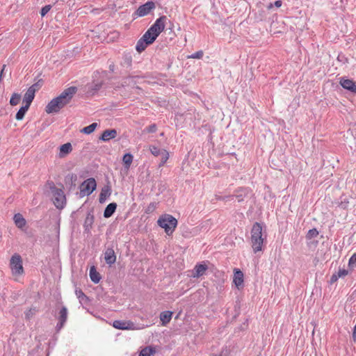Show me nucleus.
<instances>
[{"instance_id": "nucleus-36", "label": "nucleus", "mask_w": 356, "mask_h": 356, "mask_svg": "<svg viewBox=\"0 0 356 356\" xmlns=\"http://www.w3.org/2000/svg\"><path fill=\"white\" fill-rule=\"evenodd\" d=\"M20 99H21V95L18 94V93H14L10 99V104L12 106H16L19 103Z\"/></svg>"}, {"instance_id": "nucleus-32", "label": "nucleus", "mask_w": 356, "mask_h": 356, "mask_svg": "<svg viewBox=\"0 0 356 356\" xmlns=\"http://www.w3.org/2000/svg\"><path fill=\"white\" fill-rule=\"evenodd\" d=\"M97 127V122H93V123L90 124V125L83 128L81 130V132L85 134H92L95 130Z\"/></svg>"}, {"instance_id": "nucleus-49", "label": "nucleus", "mask_w": 356, "mask_h": 356, "mask_svg": "<svg viewBox=\"0 0 356 356\" xmlns=\"http://www.w3.org/2000/svg\"><path fill=\"white\" fill-rule=\"evenodd\" d=\"M282 4V1H280V0H277V1H275V3H274V5L277 7V8H280Z\"/></svg>"}, {"instance_id": "nucleus-41", "label": "nucleus", "mask_w": 356, "mask_h": 356, "mask_svg": "<svg viewBox=\"0 0 356 356\" xmlns=\"http://www.w3.org/2000/svg\"><path fill=\"white\" fill-rule=\"evenodd\" d=\"M157 130V126L156 124H150L145 127V131L147 133H155Z\"/></svg>"}, {"instance_id": "nucleus-22", "label": "nucleus", "mask_w": 356, "mask_h": 356, "mask_svg": "<svg viewBox=\"0 0 356 356\" xmlns=\"http://www.w3.org/2000/svg\"><path fill=\"white\" fill-rule=\"evenodd\" d=\"M111 194V186L108 185L104 186L100 192L99 196V202L100 203H104L106 198L109 197Z\"/></svg>"}, {"instance_id": "nucleus-35", "label": "nucleus", "mask_w": 356, "mask_h": 356, "mask_svg": "<svg viewBox=\"0 0 356 356\" xmlns=\"http://www.w3.org/2000/svg\"><path fill=\"white\" fill-rule=\"evenodd\" d=\"M13 220L16 226L19 229H22V214L19 213H16L14 216Z\"/></svg>"}, {"instance_id": "nucleus-52", "label": "nucleus", "mask_w": 356, "mask_h": 356, "mask_svg": "<svg viewBox=\"0 0 356 356\" xmlns=\"http://www.w3.org/2000/svg\"><path fill=\"white\" fill-rule=\"evenodd\" d=\"M114 69H115V65H114V64H111V65H109V70H110L111 72H113V71H114Z\"/></svg>"}, {"instance_id": "nucleus-48", "label": "nucleus", "mask_w": 356, "mask_h": 356, "mask_svg": "<svg viewBox=\"0 0 356 356\" xmlns=\"http://www.w3.org/2000/svg\"><path fill=\"white\" fill-rule=\"evenodd\" d=\"M16 118L17 120H22V106L19 108L18 110L17 114H16Z\"/></svg>"}, {"instance_id": "nucleus-42", "label": "nucleus", "mask_w": 356, "mask_h": 356, "mask_svg": "<svg viewBox=\"0 0 356 356\" xmlns=\"http://www.w3.org/2000/svg\"><path fill=\"white\" fill-rule=\"evenodd\" d=\"M51 5H46L44 7L42 8L40 10V15L42 17H44L48 12L51 10Z\"/></svg>"}, {"instance_id": "nucleus-30", "label": "nucleus", "mask_w": 356, "mask_h": 356, "mask_svg": "<svg viewBox=\"0 0 356 356\" xmlns=\"http://www.w3.org/2000/svg\"><path fill=\"white\" fill-rule=\"evenodd\" d=\"M77 180V175L76 174L72 173L68 174L65 178V182L66 184H70V186H75L76 181Z\"/></svg>"}, {"instance_id": "nucleus-40", "label": "nucleus", "mask_w": 356, "mask_h": 356, "mask_svg": "<svg viewBox=\"0 0 356 356\" xmlns=\"http://www.w3.org/2000/svg\"><path fill=\"white\" fill-rule=\"evenodd\" d=\"M204 52L202 50L197 51L193 54L188 56V58H197L200 59L203 57Z\"/></svg>"}, {"instance_id": "nucleus-19", "label": "nucleus", "mask_w": 356, "mask_h": 356, "mask_svg": "<svg viewBox=\"0 0 356 356\" xmlns=\"http://www.w3.org/2000/svg\"><path fill=\"white\" fill-rule=\"evenodd\" d=\"M233 282L238 289L243 285V273L240 269H234Z\"/></svg>"}, {"instance_id": "nucleus-2", "label": "nucleus", "mask_w": 356, "mask_h": 356, "mask_svg": "<svg viewBox=\"0 0 356 356\" xmlns=\"http://www.w3.org/2000/svg\"><path fill=\"white\" fill-rule=\"evenodd\" d=\"M51 199L54 206L58 209H62L66 204V197L62 188H57L53 181H48Z\"/></svg>"}, {"instance_id": "nucleus-37", "label": "nucleus", "mask_w": 356, "mask_h": 356, "mask_svg": "<svg viewBox=\"0 0 356 356\" xmlns=\"http://www.w3.org/2000/svg\"><path fill=\"white\" fill-rule=\"evenodd\" d=\"M38 312V309H37V307H31L26 313V320H30L35 315V314Z\"/></svg>"}, {"instance_id": "nucleus-39", "label": "nucleus", "mask_w": 356, "mask_h": 356, "mask_svg": "<svg viewBox=\"0 0 356 356\" xmlns=\"http://www.w3.org/2000/svg\"><path fill=\"white\" fill-rule=\"evenodd\" d=\"M156 202H151L145 209V213L147 214L152 213L156 209Z\"/></svg>"}, {"instance_id": "nucleus-16", "label": "nucleus", "mask_w": 356, "mask_h": 356, "mask_svg": "<svg viewBox=\"0 0 356 356\" xmlns=\"http://www.w3.org/2000/svg\"><path fill=\"white\" fill-rule=\"evenodd\" d=\"M104 259L107 264L111 266L116 261V255L113 248H107L104 252Z\"/></svg>"}, {"instance_id": "nucleus-45", "label": "nucleus", "mask_w": 356, "mask_h": 356, "mask_svg": "<svg viewBox=\"0 0 356 356\" xmlns=\"http://www.w3.org/2000/svg\"><path fill=\"white\" fill-rule=\"evenodd\" d=\"M336 273L337 274V276L339 278V277H345L346 275H347L348 273V271L346 269H339V271Z\"/></svg>"}, {"instance_id": "nucleus-27", "label": "nucleus", "mask_w": 356, "mask_h": 356, "mask_svg": "<svg viewBox=\"0 0 356 356\" xmlns=\"http://www.w3.org/2000/svg\"><path fill=\"white\" fill-rule=\"evenodd\" d=\"M252 247L254 253L262 250L264 238H251Z\"/></svg>"}, {"instance_id": "nucleus-55", "label": "nucleus", "mask_w": 356, "mask_h": 356, "mask_svg": "<svg viewBox=\"0 0 356 356\" xmlns=\"http://www.w3.org/2000/svg\"><path fill=\"white\" fill-rule=\"evenodd\" d=\"M23 222H24V226H25V225H26V220H25V219H24V220H23Z\"/></svg>"}, {"instance_id": "nucleus-21", "label": "nucleus", "mask_w": 356, "mask_h": 356, "mask_svg": "<svg viewBox=\"0 0 356 356\" xmlns=\"http://www.w3.org/2000/svg\"><path fill=\"white\" fill-rule=\"evenodd\" d=\"M104 84V81H95L94 80L92 83L88 85V93L94 95L95 92L99 91Z\"/></svg>"}, {"instance_id": "nucleus-47", "label": "nucleus", "mask_w": 356, "mask_h": 356, "mask_svg": "<svg viewBox=\"0 0 356 356\" xmlns=\"http://www.w3.org/2000/svg\"><path fill=\"white\" fill-rule=\"evenodd\" d=\"M339 279V277L337 276V273H334L329 281L330 284H333L334 282H336Z\"/></svg>"}, {"instance_id": "nucleus-23", "label": "nucleus", "mask_w": 356, "mask_h": 356, "mask_svg": "<svg viewBox=\"0 0 356 356\" xmlns=\"http://www.w3.org/2000/svg\"><path fill=\"white\" fill-rule=\"evenodd\" d=\"M249 193V189L248 188H239L235 191V194L233 195L235 197L238 202L243 201L244 197H245Z\"/></svg>"}, {"instance_id": "nucleus-5", "label": "nucleus", "mask_w": 356, "mask_h": 356, "mask_svg": "<svg viewBox=\"0 0 356 356\" xmlns=\"http://www.w3.org/2000/svg\"><path fill=\"white\" fill-rule=\"evenodd\" d=\"M10 268L13 276H19L22 272V261L21 256L15 253L10 261Z\"/></svg>"}, {"instance_id": "nucleus-7", "label": "nucleus", "mask_w": 356, "mask_h": 356, "mask_svg": "<svg viewBox=\"0 0 356 356\" xmlns=\"http://www.w3.org/2000/svg\"><path fill=\"white\" fill-rule=\"evenodd\" d=\"M167 20L165 15H162L149 28L151 31L154 32L156 36H159L160 33L163 31L165 29V23Z\"/></svg>"}, {"instance_id": "nucleus-31", "label": "nucleus", "mask_w": 356, "mask_h": 356, "mask_svg": "<svg viewBox=\"0 0 356 356\" xmlns=\"http://www.w3.org/2000/svg\"><path fill=\"white\" fill-rule=\"evenodd\" d=\"M133 155L130 153H126L122 158V161L124 165V168L129 169L130 165L133 161Z\"/></svg>"}, {"instance_id": "nucleus-44", "label": "nucleus", "mask_w": 356, "mask_h": 356, "mask_svg": "<svg viewBox=\"0 0 356 356\" xmlns=\"http://www.w3.org/2000/svg\"><path fill=\"white\" fill-rule=\"evenodd\" d=\"M356 264V253L353 254L348 261V266L350 267H353L354 265Z\"/></svg>"}, {"instance_id": "nucleus-46", "label": "nucleus", "mask_w": 356, "mask_h": 356, "mask_svg": "<svg viewBox=\"0 0 356 356\" xmlns=\"http://www.w3.org/2000/svg\"><path fill=\"white\" fill-rule=\"evenodd\" d=\"M24 102H25V104L24 105V115L25 113H26V111H28L29 108L30 107V105L32 103V101L29 102V100L24 99Z\"/></svg>"}, {"instance_id": "nucleus-1", "label": "nucleus", "mask_w": 356, "mask_h": 356, "mask_svg": "<svg viewBox=\"0 0 356 356\" xmlns=\"http://www.w3.org/2000/svg\"><path fill=\"white\" fill-rule=\"evenodd\" d=\"M77 88L71 86L65 89L60 95L52 99L45 107V111L48 113H57L60 109L70 103L74 95L76 92Z\"/></svg>"}, {"instance_id": "nucleus-29", "label": "nucleus", "mask_w": 356, "mask_h": 356, "mask_svg": "<svg viewBox=\"0 0 356 356\" xmlns=\"http://www.w3.org/2000/svg\"><path fill=\"white\" fill-rule=\"evenodd\" d=\"M156 353V348L154 346H148L143 348L140 353L139 356H151Z\"/></svg>"}, {"instance_id": "nucleus-9", "label": "nucleus", "mask_w": 356, "mask_h": 356, "mask_svg": "<svg viewBox=\"0 0 356 356\" xmlns=\"http://www.w3.org/2000/svg\"><path fill=\"white\" fill-rule=\"evenodd\" d=\"M95 221L94 210L90 209L88 211L86 219L83 223L84 233L90 234L92 228V225Z\"/></svg>"}, {"instance_id": "nucleus-26", "label": "nucleus", "mask_w": 356, "mask_h": 356, "mask_svg": "<svg viewBox=\"0 0 356 356\" xmlns=\"http://www.w3.org/2000/svg\"><path fill=\"white\" fill-rule=\"evenodd\" d=\"M173 312L170 311H165L162 312L160 314V320L161 321L162 325H166L168 323H170Z\"/></svg>"}, {"instance_id": "nucleus-53", "label": "nucleus", "mask_w": 356, "mask_h": 356, "mask_svg": "<svg viewBox=\"0 0 356 356\" xmlns=\"http://www.w3.org/2000/svg\"><path fill=\"white\" fill-rule=\"evenodd\" d=\"M273 4L272 3H270L267 6V8H268V9H270V8H273Z\"/></svg>"}, {"instance_id": "nucleus-10", "label": "nucleus", "mask_w": 356, "mask_h": 356, "mask_svg": "<svg viewBox=\"0 0 356 356\" xmlns=\"http://www.w3.org/2000/svg\"><path fill=\"white\" fill-rule=\"evenodd\" d=\"M155 8L154 2L150 1L140 6L136 11V14L139 17H143L150 13V11Z\"/></svg>"}, {"instance_id": "nucleus-12", "label": "nucleus", "mask_w": 356, "mask_h": 356, "mask_svg": "<svg viewBox=\"0 0 356 356\" xmlns=\"http://www.w3.org/2000/svg\"><path fill=\"white\" fill-rule=\"evenodd\" d=\"M150 152L155 156H158L159 155H161V164L163 165L167 160L168 159V152L165 149H161L159 147L154 146V145H150L149 147Z\"/></svg>"}, {"instance_id": "nucleus-8", "label": "nucleus", "mask_w": 356, "mask_h": 356, "mask_svg": "<svg viewBox=\"0 0 356 356\" xmlns=\"http://www.w3.org/2000/svg\"><path fill=\"white\" fill-rule=\"evenodd\" d=\"M113 326L116 329L122 330H135L138 329L135 323L131 321L116 320L113 322Z\"/></svg>"}, {"instance_id": "nucleus-33", "label": "nucleus", "mask_w": 356, "mask_h": 356, "mask_svg": "<svg viewBox=\"0 0 356 356\" xmlns=\"http://www.w3.org/2000/svg\"><path fill=\"white\" fill-rule=\"evenodd\" d=\"M318 234L319 232L317 229L313 228L307 232L305 237L307 240H312V238L317 237Z\"/></svg>"}, {"instance_id": "nucleus-54", "label": "nucleus", "mask_w": 356, "mask_h": 356, "mask_svg": "<svg viewBox=\"0 0 356 356\" xmlns=\"http://www.w3.org/2000/svg\"><path fill=\"white\" fill-rule=\"evenodd\" d=\"M99 73L98 72H96L95 73V76H94V77L97 76V75H99Z\"/></svg>"}, {"instance_id": "nucleus-15", "label": "nucleus", "mask_w": 356, "mask_h": 356, "mask_svg": "<svg viewBox=\"0 0 356 356\" xmlns=\"http://www.w3.org/2000/svg\"><path fill=\"white\" fill-rule=\"evenodd\" d=\"M140 79L138 76H127L122 79V86H131L136 88L138 90H141L138 86H136L138 80Z\"/></svg>"}, {"instance_id": "nucleus-4", "label": "nucleus", "mask_w": 356, "mask_h": 356, "mask_svg": "<svg viewBox=\"0 0 356 356\" xmlns=\"http://www.w3.org/2000/svg\"><path fill=\"white\" fill-rule=\"evenodd\" d=\"M154 32L149 29L144 33V35L138 40L136 49L138 53L143 51L148 45L152 44L157 38Z\"/></svg>"}, {"instance_id": "nucleus-13", "label": "nucleus", "mask_w": 356, "mask_h": 356, "mask_svg": "<svg viewBox=\"0 0 356 356\" xmlns=\"http://www.w3.org/2000/svg\"><path fill=\"white\" fill-rule=\"evenodd\" d=\"M41 86L42 84L40 83V81H38V82L31 86L26 93L24 95V99L29 100V102H33L35 97V92L38 91L41 88Z\"/></svg>"}, {"instance_id": "nucleus-20", "label": "nucleus", "mask_w": 356, "mask_h": 356, "mask_svg": "<svg viewBox=\"0 0 356 356\" xmlns=\"http://www.w3.org/2000/svg\"><path fill=\"white\" fill-rule=\"evenodd\" d=\"M208 266L204 264H197L195 265L193 270V277H200L205 274L206 270H207Z\"/></svg>"}, {"instance_id": "nucleus-25", "label": "nucleus", "mask_w": 356, "mask_h": 356, "mask_svg": "<svg viewBox=\"0 0 356 356\" xmlns=\"http://www.w3.org/2000/svg\"><path fill=\"white\" fill-rule=\"evenodd\" d=\"M59 149V157L63 158L72 151V146L70 143H67L60 145Z\"/></svg>"}, {"instance_id": "nucleus-11", "label": "nucleus", "mask_w": 356, "mask_h": 356, "mask_svg": "<svg viewBox=\"0 0 356 356\" xmlns=\"http://www.w3.org/2000/svg\"><path fill=\"white\" fill-rule=\"evenodd\" d=\"M67 319V309L65 306H63L59 312L58 316V322L57 323V325L56 326V331H60L64 326L65 323H66Z\"/></svg>"}, {"instance_id": "nucleus-14", "label": "nucleus", "mask_w": 356, "mask_h": 356, "mask_svg": "<svg viewBox=\"0 0 356 356\" xmlns=\"http://www.w3.org/2000/svg\"><path fill=\"white\" fill-rule=\"evenodd\" d=\"M339 83L345 90H347L353 94H356V83L352 79L341 77L340 79Z\"/></svg>"}, {"instance_id": "nucleus-28", "label": "nucleus", "mask_w": 356, "mask_h": 356, "mask_svg": "<svg viewBox=\"0 0 356 356\" xmlns=\"http://www.w3.org/2000/svg\"><path fill=\"white\" fill-rule=\"evenodd\" d=\"M90 280L95 283L97 284L101 280L99 273L97 271L95 266H92L90 269Z\"/></svg>"}, {"instance_id": "nucleus-50", "label": "nucleus", "mask_w": 356, "mask_h": 356, "mask_svg": "<svg viewBox=\"0 0 356 356\" xmlns=\"http://www.w3.org/2000/svg\"><path fill=\"white\" fill-rule=\"evenodd\" d=\"M19 295V294H17V293H15V294H13L11 296H10V298L13 300H16L18 298Z\"/></svg>"}, {"instance_id": "nucleus-3", "label": "nucleus", "mask_w": 356, "mask_h": 356, "mask_svg": "<svg viewBox=\"0 0 356 356\" xmlns=\"http://www.w3.org/2000/svg\"><path fill=\"white\" fill-rule=\"evenodd\" d=\"M158 225L165 229L168 235H170L175 231L177 225V220L170 214H164L161 216L158 221Z\"/></svg>"}, {"instance_id": "nucleus-51", "label": "nucleus", "mask_w": 356, "mask_h": 356, "mask_svg": "<svg viewBox=\"0 0 356 356\" xmlns=\"http://www.w3.org/2000/svg\"><path fill=\"white\" fill-rule=\"evenodd\" d=\"M353 337V339L355 341L356 340V325L354 327Z\"/></svg>"}, {"instance_id": "nucleus-6", "label": "nucleus", "mask_w": 356, "mask_h": 356, "mask_svg": "<svg viewBox=\"0 0 356 356\" xmlns=\"http://www.w3.org/2000/svg\"><path fill=\"white\" fill-rule=\"evenodd\" d=\"M97 187L96 181L94 178H88L80 186V194L81 196L90 195Z\"/></svg>"}, {"instance_id": "nucleus-34", "label": "nucleus", "mask_w": 356, "mask_h": 356, "mask_svg": "<svg viewBox=\"0 0 356 356\" xmlns=\"http://www.w3.org/2000/svg\"><path fill=\"white\" fill-rule=\"evenodd\" d=\"M75 293L81 302H86L88 300V296H86L80 289H76L75 290Z\"/></svg>"}, {"instance_id": "nucleus-24", "label": "nucleus", "mask_w": 356, "mask_h": 356, "mask_svg": "<svg viewBox=\"0 0 356 356\" xmlns=\"http://www.w3.org/2000/svg\"><path fill=\"white\" fill-rule=\"evenodd\" d=\"M117 209V204L115 202H111L108 204L104 211V217L105 218H108L111 217L113 213H115V210Z\"/></svg>"}, {"instance_id": "nucleus-18", "label": "nucleus", "mask_w": 356, "mask_h": 356, "mask_svg": "<svg viewBox=\"0 0 356 356\" xmlns=\"http://www.w3.org/2000/svg\"><path fill=\"white\" fill-rule=\"evenodd\" d=\"M251 238H262V226L259 222H254L251 229Z\"/></svg>"}, {"instance_id": "nucleus-17", "label": "nucleus", "mask_w": 356, "mask_h": 356, "mask_svg": "<svg viewBox=\"0 0 356 356\" xmlns=\"http://www.w3.org/2000/svg\"><path fill=\"white\" fill-rule=\"evenodd\" d=\"M118 135V132L115 129H106L103 131L99 139L100 140L107 142L111 139L115 138Z\"/></svg>"}, {"instance_id": "nucleus-43", "label": "nucleus", "mask_w": 356, "mask_h": 356, "mask_svg": "<svg viewBox=\"0 0 356 356\" xmlns=\"http://www.w3.org/2000/svg\"><path fill=\"white\" fill-rule=\"evenodd\" d=\"M234 198V195H225V196H218L216 195V199L218 200L222 201H228L232 200Z\"/></svg>"}, {"instance_id": "nucleus-38", "label": "nucleus", "mask_w": 356, "mask_h": 356, "mask_svg": "<svg viewBox=\"0 0 356 356\" xmlns=\"http://www.w3.org/2000/svg\"><path fill=\"white\" fill-rule=\"evenodd\" d=\"M124 64L130 67L132 64V57L129 54H124L123 56Z\"/></svg>"}]
</instances>
